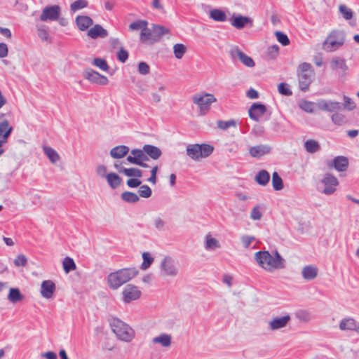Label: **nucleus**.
<instances>
[{"instance_id":"nucleus-1","label":"nucleus","mask_w":359,"mask_h":359,"mask_svg":"<svg viewBox=\"0 0 359 359\" xmlns=\"http://www.w3.org/2000/svg\"><path fill=\"white\" fill-rule=\"evenodd\" d=\"M255 259L262 268L269 266L273 269H283L285 267V260L277 250L272 252L271 254L269 251L257 252L255 254Z\"/></svg>"},{"instance_id":"nucleus-2","label":"nucleus","mask_w":359,"mask_h":359,"mask_svg":"<svg viewBox=\"0 0 359 359\" xmlns=\"http://www.w3.org/2000/svg\"><path fill=\"white\" fill-rule=\"evenodd\" d=\"M111 330L116 337L125 342L131 341L135 337V332L128 324L117 318H111L109 320Z\"/></svg>"},{"instance_id":"nucleus-3","label":"nucleus","mask_w":359,"mask_h":359,"mask_svg":"<svg viewBox=\"0 0 359 359\" xmlns=\"http://www.w3.org/2000/svg\"><path fill=\"white\" fill-rule=\"evenodd\" d=\"M214 151V147L203 144H191L187 146L186 154L193 161H199L210 156Z\"/></svg>"},{"instance_id":"nucleus-4","label":"nucleus","mask_w":359,"mask_h":359,"mask_svg":"<svg viewBox=\"0 0 359 359\" xmlns=\"http://www.w3.org/2000/svg\"><path fill=\"white\" fill-rule=\"evenodd\" d=\"M137 271H115L108 275L107 283L110 288L116 290L136 276Z\"/></svg>"},{"instance_id":"nucleus-5","label":"nucleus","mask_w":359,"mask_h":359,"mask_svg":"<svg viewBox=\"0 0 359 359\" xmlns=\"http://www.w3.org/2000/svg\"><path fill=\"white\" fill-rule=\"evenodd\" d=\"M297 77L300 90L306 92L309 89L313 74L312 66L310 63L303 62L297 67Z\"/></svg>"},{"instance_id":"nucleus-6","label":"nucleus","mask_w":359,"mask_h":359,"mask_svg":"<svg viewBox=\"0 0 359 359\" xmlns=\"http://www.w3.org/2000/svg\"><path fill=\"white\" fill-rule=\"evenodd\" d=\"M192 101L200 109V115H205L209 111L212 103L217 101L213 95L210 93L196 94L192 97Z\"/></svg>"},{"instance_id":"nucleus-7","label":"nucleus","mask_w":359,"mask_h":359,"mask_svg":"<svg viewBox=\"0 0 359 359\" xmlns=\"http://www.w3.org/2000/svg\"><path fill=\"white\" fill-rule=\"evenodd\" d=\"M229 54L233 62H236L238 59L248 67H253L255 65L252 58L244 53L238 46L233 47L230 50Z\"/></svg>"},{"instance_id":"nucleus-8","label":"nucleus","mask_w":359,"mask_h":359,"mask_svg":"<svg viewBox=\"0 0 359 359\" xmlns=\"http://www.w3.org/2000/svg\"><path fill=\"white\" fill-rule=\"evenodd\" d=\"M83 76L91 83L98 85L105 86L109 83V80L107 76L101 75L97 72L94 71L90 68L85 69Z\"/></svg>"},{"instance_id":"nucleus-9","label":"nucleus","mask_w":359,"mask_h":359,"mask_svg":"<svg viewBox=\"0 0 359 359\" xmlns=\"http://www.w3.org/2000/svg\"><path fill=\"white\" fill-rule=\"evenodd\" d=\"M321 182L325 185V189L322 193L325 195H331L336 191V187L339 184L337 177L330 173H326L321 180Z\"/></svg>"},{"instance_id":"nucleus-10","label":"nucleus","mask_w":359,"mask_h":359,"mask_svg":"<svg viewBox=\"0 0 359 359\" xmlns=\"http://www.w3.org/2000/svg\"><path fill=\"white\" fill-rule=\"evenodd\" d=\"M60 7L57 5L46 6L43 9L40 20L43 22L57 20L60 15Z\"/></svg>"},{"instance_id":"nucleus-11","label":"nucleus","mask_w":359,"mask_h":359,"mask_svg":"<svg viewBox=\"0 0 359 359\" xmlns=\"http://www.w3.org/2000/svg\"><path fill=\"white\" fill-rule=\"evenodd\" d=\"M141 291L133 285H128L122 292L123 301L125 303H130L138 299L141 296Z\"/></svg>"},{"instance_id":"nucleus-12","label":"nucleus","mask_w":359,"mask_h":359,"mask_svg":"<svg viewBox=\"0 0 359 359\" xmlns=\"http://www.w3.org/2000/svg\"><path fill=\"white\" fill-rule=\"evenodd\" d=\"M330 68L332 71L337 72L338 74L344 77L346 75L348 66L346 60L339 57H334L330 61Z\"/></svg>"},{"instance_id":"nucleus-13","label":"nucleus","mask_w":359,"mask_h":359,"mask_svg":"<svg viewBox=\"0 0 359 359\" xmlns=\"http://www.w3.org/2000/svg\"><path fill=\"white\" fill-rule=\"evenodd\" d=\"M154 345H158L163 348H169L172 345V336L170 334L162 332L153 337L151 341Z\"/></svg>"},{"instance_id":"nucleus-14","label":"nucleus","mask_w":359,"mask_h":359,"mask_svg":"<svg viewBox=\"0 0 359 359\" xmlns=\"http://www.w3.org/2000/svg\"><path fill=\"white\" fill-rule=\"evenodd\" d=\"M327 166L330 168H334L339 172H343L346 170L348 167V159L346 156H338L328 163Z\"/></svg>"},{"instance_id":"nucleus-15","label":"nucleus","mask_w":359,"mask_h":359,"mask_svg":"<svg viewBox=\"0 0 359 359\" xmlns=\"http://www.w3.org/2000/svg\"><path fill=\"white\" fill-rule=\"evenodd\" d=\"M266 111V106L261 103H254L249 109V116L251 119L258 121Z\"/></svg>"},{"instance_id":"nucleus-16","label":"nucleus","mask_w":359,"mask_h":359,"mask_svg":"<svg viewBox=\"0 0 359 359\" xmlns=\"http://www.w3.org/2000/svg\"><path fill=\"white\" fill-rule=\"evenodd\" d=\"M318 106L320 110L329 112L339 111L342 107V104L339 102L325 100H320L318 102Z\"/></svg>"},{"instance_id":"nucleus-17","label":"nucleus","mask_w":359,"mask_h":359,"mask_svg":"<svg viewBox=\"0 0 359 359\" xmlns=\"http://www.w3.org/2000/svg\"><path fill=\"white\" fill-rule=\"evenodd\" d=\"M290 316L288 314L281 317L274 318L269 322V327L273 331L283 328L286 327L287 323L290 321Z\"/></svg>"},{"instance_id":"nucleus-18","label":"nucleus","mask_w":359,"mask_h":359,"mask_svg":"<svg viewBox=\"0 0 359 359\" xmlns=\"http://www.w3.org/2000/svg\"><path fill=\"white\" fill-rule=\"evenodd\" d=\"M56 290L55 284L50 280H43L41 285V295L46 299H50Z\"/></svg>"},{"instance_id":"nucleus-19","label":"nucleus","mask_w":359,"mask_h":359,"mask_svg":"<svg viewBox=\"0 0 359 359\" xmlns=\"http://www.w3.org/2000/svg\"><path fill=\"white\" fill-rule=\"evenodd\" d=\"M339 329L341 330H351L359 332V323H357L352 318H344L339 323Z\"/></svg>"},{"instance_id":"nucleus-20","label":"nucleus","mask_w":359,"mask_h":359,"mask_svg":"<svg viewBox=\"0 0 359 359\" xmlns=\"http://www.w3.org/2000/svg\"><path fill=\"white\" fill-rule=\"evenodd\" d=\"M271 147L267 144H259L249 149L250 154L254 158H260L271 151Z\"/></svg>"},{"instance_id":"nucleus-21","label":"nucleus","mask_w":359,"mask_h":359,"mask_svg":"<svg viewBox=\"0 0 359 359\" xmlns=\"http://www.w3.org/2000/svg\"><path fill=\"white\" fill-rule=\"evenodd\" d=\"M88 36L93 39L98 37L105 38L108 36V32L101 25H95L88 31Z\"/></svg>"},{"instance_id":"nucleus-22","label":"nucleus","mask_w":359,"mask_h":359,"mask_svg":"<svg viewBox=\"0 0 359 359\" xmlns=\"http://www.w3.org/2000/svg\"><path fill=\"white\" fill-rule=\"evenodd\" d=\"M230 21L231 25L238 29H241L246 24L252 22V20L250 18L242 15H233L231 18Z\"/></svg>"},{"instance_id":"nucleus-23","label":"nucleus","mask_w":359,"mask_h":359,"mask_svg":"<svg viewBox=\"0 0 359 359\" xmlns=\"http://www.w3.org/2000/svg\"><path fill=\"white\" fill-rule=\"evenodd\" d=\"M13 130V127L9 126L8 121L4 120L0 122V141L4 143L7 142L8 138Z\"/></svg>"},{"instance_id":"nucleus-24","label":"nucleus","mask_w":359,"mask_h":359,"mask_svg":"<svg viewBox=\"0 0 359 359\" xmlns=\"http://www.w3.org/2000/svg\"><path fill=\"white\" fill-rule=\"evenodd\" d=\"M76 24L81 31H86L93 24V20L87 15H79L76 18Z\"/></svg>"},{"instance_id":"nucleus-25","label":"nucleus","mask_w":359,"mask_h":359,"mask_svg":"<svg viewBox=\"0 0 359 359\" xmlns=\"http://www.w3.org/2000/svg\"><path fill=\"white\" fill-rule=\"evenodd\" d=\"M144 147V151H145V154L149 156L151 158L154 160H156L161 157L162 155L161 150L154 145L151 144H145Z\"/></svg>"},{"instance_id":"nucleus-26","label":"nucleus","mask_w":359,"mask_h":359,"mask_svg":"<svg viewBox=\"0 0 359 359\" xmlns=\"http://www.w3.org/2000/svg\"><path fill=\"white\" fill-rule=\"evenodd\" d=\"M130 149L126 145H119L114 147L110 151V155L114 158H123L129 152Z\"/></svg>"},{"instance_id":"nucleus-27","label":"nucleus","mask_w":359,"mask_h":359,"mask_svg":"<svg viewBox=\"0 0 359 359\" xmlns=\"http://www.w3.org/2000/svg\"><path fill=\"white\" fill-rule=\"evenodd\" d=\"M344 43L330 39L327 36V39L323 43V48L327 52H333L343 46Z\"/></svg>"},{"instance_id":"nucleus-28","label":"nucleus","mask_w":359,"mask_h":359,"mask_svg":"<svg viewBox=\"0 0 359 359\" xmlns=\"http://www.w3.org/2000/svg\"><path fill=\"white\" fill-rule=\"evenodd\" d=\"M24 298L23 294L20 292L18 288L11 287L9 290V292L7 296L8 300L13 303L15 304L20 301H22Z\"/></svg>"},{"instance_id":"nucleus-29","label":"nucleus","mask_w":359,"mask_h":359,"mask_svg":"<svg viewBox=\"0 0 359 359\" xmlns=\"http://www.w3.org/2000/svg\"><path fill=\"white\" fill-rule=\"evenodd\" d=\"M151 29L153 32L154 42L158 41L163 35L169 33L168 28L159 25H153Z\"/></svg>"},{"instance_id":"nucleus-30","label":"nucleus","mask_w":359,"mask_h":359,"mask_svg":"<svg viewBox=\"0 0 359 359\" xmlns=\"http://www.w3.org/2000/svg\"><path fill=\"white\" fill-rule=\"evenodd\" d=\"M255 180L259 185L266 186L269 182L270 175L266 170H262L256 175Z\"/></svg>"},{"instance_id":"nucleus-31","label":"nucleus","mask_w":359,"mask_h":359,"mask_svg":"<svg viewBox=\"0 0 359 359\" xmlns=\"http://www.w3.org/2000/svg\"><path fill=\"white\" fill-rule=\"evenodd\" d=\"M109 185L112 189L117 188L121 183L122 179L116 173L110 172L106 176Z\"/></svg>"},{"instance_id":"nucleus-32","label":"nucleus","mask_w":359,"mask_h":359,"mask_svg":"<svg viewBox=\"0 0 359 359\" xmlns=\"http://www.w3.org/2000/svg\"><path fill=\"white\" fill-rule=\"evenodd\" d=\"M210 18L217 22H224L227 18L225 12L217 8L210 11Z\"/></svg>"},{"instance_id":"nucleus-33","label":"nucleus","mask_w":359,"mask_h":359,"mask_svg":"<svg viewBox=\"0 0 359 359\" xmlns=\"http://www.w3.org/2000/svg\"><path fill=\"white\" fill-rule=\"evenodd\" d=\"M43 150L44 154L47 156V157L49 158L50 161L52 163H55L58 161H60V155L53 148L46 146V147H43Z\"/></svg>"},{"instance_id":"nucleus-34","label":"nucleus","mask_w":359,"mask_h":359,"mask_svg":"<svg viewBox=\"0 0 359 359\" xmlns=\"http://www.w3.org/2000/svg\"><path fill=\"white\" fill-rule=\"evenodd\" d=\"M304 149L308 153L313 154L320 149L319 143L314 140H308L304 142Z\"/></svg>"},{"instance_id":"nucleus-35","label":"nucleus","mask_w":359,"mask_h":359,"mask_svg":"<svg viewBox=\"0 0 359 359\" xmlns=\"http://www.w3.org/2000/svg\"><path fill=\"white\" fill-rule=\"evenodd\" d=\"M131 154L134 156L135 159L136 160V164H140L141 161H149V158L145 154V151H144V147L142 149H134L131 151Z\"/></svg>"},{"instance_id":"nucleus-36","label":"nucleus","mask_w":359,"mask_h":359,"mask_svg":"<svg viewBox=\"0 0 359 359\" xmlns=\"http://www.w3.org/2000/svg\"><path fill=\"white\" fill-rule=\"evenodd\" d=\"M121 199L129 203H135L139 201V196L133 192L131 191H124L121 194Z\"/></svg>"},{"instance_id":"nucleus-37","label":"nucleus","mask_w":359,"mask_h":359,"mask_svg":"<svg viewBox=\"0 0 359 359\" xmlns=\"http://www.w3.org/2000/svg\"><path fill=\"white\" fill-rule=\"evenodd\" d=\"M177 267V263L175 259L171 257H165L161 262V269H171Z\"/></svg>"},{"instance_id":"nucleus-38","label":"nucleus","mask_w":359,"mask_h":359,"mask_svg":"<svg viewBox=\"0 0 359 359\" xmlns=\"http://www.w3.org/2000/svg\"><path fill=\"white\" fill-rule=\"evenodd\" d=\"M219 247V243L216 238L211 237L210 235L206 236L205 245L206 250H215Z\"/></svg>"},{"instance_id":"nucleus-39","label":"nucleus","mask_w":359,"mask_h":359,"mask_svg":"<svg viewBox=\"0 0 359 359\" xmlns=\"http://www.w3.org/2000/svg\"><path fill=\"white\" fill-rule=\"evenodd\" d=\"M272 185L276 191H280L283 189V182L277 172H274L272 175Z\"/></svg>"},{"instance_id":"nucleus-40","label":"nucleus","mask_w":359,"mask_h":359,"mask_svg":"<svg viewBox=\"0 0 359 359\" xmlns=\"http://www.w3.org/2000/svg\"><path fill=\"white\" fill-rule=\"evenodd\" d=\"M329 40L334 39V41L345 42V33L341 30H332L328 35Z\"/></svg>"},{"instance_id":"nucleus-41","label":"nucleus","mask_w":359,"mask_h":359,"mask_svg":"<svg viewBox=\"0 0 359 359\" xmlns=\"http://www.w3.org/2000/svg\"><path fill=\"white\" fill-rule=\"evenodd\" d=\"M123 174L133 178H140L142 176V171L136 168H130L123 170Z\"/></svg>"},{"instance_id":"nucleus-42","label":"nucleus","mask_w":359,"mask_h":359,"mask_svg":"<svg viewBox=\"0 0 359 359\" xmlns=\"http://www.w3.org/2000/svg\"><path fill=\"white\" fill-rule=\"evenodd\" d=\"M187 48L182 43H176L173 46V52L177 59H181L186 53Z\"/></svg>"},{"instance_id":"nucleus-43","label":"nucleus","mask_w":359,"mask_h":359,"mask_svg":"<svg viewBox=\"0 0 359 359\" xmlns=\"http://www.w3.org/2000/svg\"><path fill=\"white\" fill-rule=\"evenodd\" d=\"M148 25V22L146 20H137L135 21L129 25V29L130 30H139L141 29V32L142 30L145 29Z\"/></svg>"},{"instance_id":"nucleus-44","label":"nucleus","mask_w":359,"mask_h":359,"mask_svg":"<svg viewBox=\"0 0 359 359\" xmlns=\"http://www.w3.org/2000/svg\"><path fill=\"white\" fill-rule=\"evenodd\" d=\"M143 262L142 263V269H147L154 262V258L151 257V254L148 252H144L142 253Z\"/></svg>"},{"instance_id":"nucleus-45","label":"nucleus","mask_w":359,"mask_h":359,"mask_svg":"<svg viewBox=\"0 0 359 359\" xmlns=\"http://www.w3.org/2000/svg\"><path fill=\"white\" fill-rule=\"evenodd\" d=\"M339 10L345 20H348L352 19L353 16V12L352 11L351 9L348 8L346 5H340L339 7Z\"/></svg>"},{"instance_id":"nucleus-46","label":"nucleus","mask_w":359,"mask_h":359,"mask_svg":"<svg viewBox=\"0 0 359 359\" xmlns=\"http://www.w3.org/2000/svg\"><path fill=\"white\" fill-rule=\"evenodd\" d=\"M332 121L338 126H341L347 122L346 116L340 113H334L331 117Z\"/></svg>"},{"instance_id":"nucleus-47","label":"nucleus","mask_w":359,"mask_h":359,"mask_svg":"<svg viewBox=\"0 0 359 359\" xmlns=\"http://www.w3.org/2000/svg\"><path fill=\"white\" fill-rule=\"evenodd\" d=\"M140 40L145 43L148 41H151L154 43V36L152 29H148L147 27L142 30L140 33Z\"/></svg>"},{"instance_id":"nucleus-48","label":"nucleus","mask_w":359,"mask_h":359,"mask_svg":"<svg viewBox=\"0 0 359 359\" xmlns=\"http://www.w3.org/2000/svg\"><path fill=\"white\" fill-rule=\"evenodd\" d=\"M87 6L88 1L86 0H76L71 4L70 8L72 11L75 12Z\"/></svg>"},{"instance_id":"nucleus-49","label":"nucleus","mask_w":359,"mask_h":359,"mask_svg":"<svg viewBox=\"0 0 359 359\" xmlns=\"http://www.w3.org/2000/svg\"><path fill=\"white\" fill-rule=\"evenodd\" d=\"M217 127L221 130H226L230 127H235L236 122L233 120L222 121L219 120L217 121Z\"/></svg>"},{"instance_id":"nucleus-50","label":"nucleus","mask_w":359,"mask_h":359,"mask_svg":"<svg viewBox=\"0 0 359 359\" xmlns=\"http://www.w3.org/2000/svg\"><path fill=\"white\" fill-rule=\"evenodd\" d=\"M93 65H95L103 71H107L109 69V65H107L106 60L100 57L95 58L93 61Z\"/></svg>"},{"instance_id":"nucleus-51","label":"nucleus","mask_w":359,"mask_h":359,"mask_svg":"<svg viewBox=\"0 0 359 359\" xmlns=\"http://www.w3.org/2000/svg\"><path fill=\"white\" fill-rule=\"evenodd\" d=\"M138 193L142 198H149L151 196L152 191L148 185H142L140 187Z\"/></svg>"},{"instance_id":"nucleus-52","label":"nucleus","mask_w":359,"mask_h":359,"mask_svg":"<svg viewBox=\"0 0 359 359\" xmlns=\"http://www.w3.org/2000/svg\"><path fill=\"white\" fill-rule=\"evenodd\" d=\"M278 90L280 94L285 96H290L292 95V90L285 83H280L278 86Z\"/></svg>"},{"instance_id":"nucleus-53","label":"nucleus","mask_w":359,"mask_h":359,"mask_svg":"<svg viewBox=\"0 0 359 359\" xmlns=\"http://www.w3.org/2000/svg\"><path fill=\"white\" fill-rule=\"evenodd\" d=\"M275 34L278 41L283 46H287L290 43V39L285 34L281 32H276Z\"/></svg>"},{"instance_id":"nucleus-54","label":"nucleus","mask_w":359,"mask_h":359,"mask_svg":"<svg viewBox=\"0 0 359 359\" xmlns=\"http://www.w3.org/2000/svg\"><path fill=\"white\" fill-rule=\"evenodd\" d=\"M343 107L344 109L352 111L355 108V102L351 99L349 97L344 95V104Z\"/></svg>"},{"instance_id":"nucleus-55","label":"nucleus","mask_w":359,"mask_h":359,"mask_svg":"<svg viewBox=\"0 0 359 359\" xmlns=\"http://www.w3.org/2000/svg\"><path fill=\"white\" fill-rule=\"evenodd\" d=\"M63 269H76V264L73 259L66 257L62 261Z\"/></svg>"},{"instance_id":"nucleus-56","label":"nucleus","mask_w":359,"mask_h":359,"mask_svg":"<svg viewBox=\"0 0 359 359\" xmlns=\"http://www.w3.org/2000/svg\"><path fill=\"white\" fill-rule=\"evenodd\" d=\"M27 262V259L24 255H19L14 260V264L16 267H24Z\"/></svg>"},{"instance_id":"nucleus-57","label":"nucleus","mask_w":359,"mask_h":359,"mask_svg":"<svg viewBox=\"0 0 359 359\" xmlns=\"http://www.w3.org/2000/svg\"><path fill=\"white\" fill-rule=\"evenodd\" d=\"M138 72L140 74L147 75L149 74L150 67L147 63L144 62H140L138 65Z\"/></svg>"},{"instance_id":"nucleus-58","label":"nucleus","mask_w":359,"mask_h":359,"mask_svg":"<svg viewBox=\"0 0 359 359\" xmlns=\"http://www.w3.org/2000/svg\"><path fill=\"white\" fill-rule=\"evenodd\" d=\"M317 271H302V276L306 280H311L316 278Z\"/></svg>"},{"instance_id":"nucleus-59","label":"nucleus","mask_w":359,"mask_h":359,"mask_svg":"<svg viewBox=\"0 0 359 359\" xmlns=\"http://www.w3.org/2000/svg\"><path fill=\"white\" fill-rule=\"evenodd\" d=\"M262 217V213L259 210V206H255L250 213V218L253 220H259Z\"/></svg>"},{"instance_id":"nucleus-60","label":"nucleus","mask_w":359,"mask_h":359,"mask_svg":"<svg viewBox=\"0 0 359 359\" xmlns=\"http://www.w3.org/2000/svg\"><path fill=\"white\" fill-rule=\"evenodd\" d=\"M255 240V238L252 236H243L241 237V242L245 248H248Z\"/></svg>"},{"instance_id":"nucleus-61","label":"nucleus","mask_w":359,"mask_h":359,"mask_svg":"<svg viewBox=\"0 0 359 359\" xmlns=\"http://www.w3.org/2000/svg\"><path fill=\"white\" fill-rule=\"evenodd\" d=\"M117 58L121 62H125L128 58V52L123 48H121L117 53Z\"/></svg>"},{"instance_id":"nucleus-62","label":"nucleus","mask_w":359,"mask_h":359,"mask_svg":"<svg viewBox=\"0 0 359 359\" xmlns=\"http://www.w3.org/2000/svg\"><path fill=\"white\" fill-rule=\"evenodd\" d=\"M126 184L130 188H136L140 186L142 181L139 178H130L127 180Z\"/></svg>"},{"instance_id":"nucleus-63","label":"nucleus","mask_w":359,"mask_h":359,"mask_svg":"<svg viewBox=\"0 0 359 359\" xmlns=\"http://www.w3.org/2000/svg\"><path fill=\"white\" fill-rule=\"evenodd\" d=\"M154 226L159 231H163L165 229V222L160 217L154 219Z\"/></svg>"},{"instance_id":"nucleus-64","label":"nucleus","mask_w":359,"mask_h":359,"mask_svg":"<svg viewBox=\"0 0 359 359\" xmlns=\"http://www.w3.org/2000/svg\"><path fill=\"white\" fill-rule=\"evenodd\" d=\"M158 166H154L151 170V176L147 179V181L155 184L156 183V174L158 172Z\"/></svg>"}]
</instances>
